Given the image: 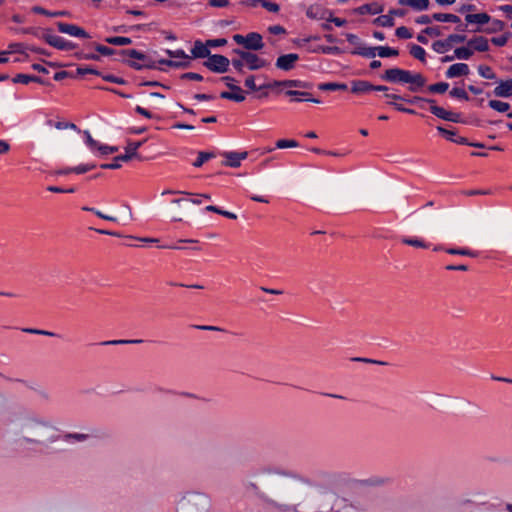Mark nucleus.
<instances>
[{
  "label": "nucleus",
  "instance_id": "31",
  "mask_svg": "<svg viewBox=\"0 0 512 512\" xmlns=\"http://www.w3.org/2000/svg\"><path fill=\"white\" fill-rule=\"evenodd\" d=\"M65 442H85L89 439V435L85 433H66L62 436Z\"/></svg>",
  "mask_w": 512,
  "mask_h": 512
},
{
  "label": "nucleus",
  "instance_id": "33",
  "mask_svg": "<svg viewBox=\"0 0 512 512\" xmlns=\"http://www.w3.org/2000/svg\"><path fill=\"white\" fill-rule=\"evenodd\" d=\"M445 252L450 255H461L468 257H477L478 253L468 248H447Z\"/></svg>",
  "mask_w": 512,
  "mask_h": 512
},
{
  "label": "nucleus",
  "instance_id": "40",
  "mask_svg": "<svg viewBox=\"0 0 512 512\" xmlns=\"http://www.w3.org/2000/svg\"><path fill=\"white\" fill-rule=\"evenodd\" d=\"M215 157L213 152H204L201 151L198 153L197 159L193 162V166L196 168L201 167L206 161Z\"/></svg>",
  "mask_w": 512,
  "mask_h": 512
},
{
  "label": "nucleus",
  "instance_id": "53",
  "mask_svg": "<svg viewBox=\"0 0 512 512\" xmlns=\"http://www.w3.org/2000/svg\"><path fill=\"white\" fill-rule=\"evenodd\" d=\"M512 36L511 32H506L505 34L499 36V37H493L491 39V42L499 47L505 46L508 39Z\"/></svg>",
  "mask_w": 512,
  "mask_h": 512
},
{
  "label": "nucleus",
  "instance_id": "38",
  "mask_svg": "<svg viewBox=\"0 0 512 512\" xmlns=\"http://www.w3.org/2000/svg\"><path fill=\"white\" fill-rule=\"evenodd\" d=\"M410 54L414 58L421 61L422 63L426 62V52H425L424 48H422L421 46L413 44L410 48Z\"/></svg>",
  "mask_w": 512,
  "mask_h": 512
},
{
  "label": "nucleus",
  "instance_id": "60",
  "mask_svg": "<svg viewBox=\"0 0 512 512\" xmlns=\"http://www.w3.org/2000/svg\"><path fill=\"white\" fill-rule=\"evenodd\" d=\"M97 150L102 155H108V154L116 153L118 151V147L117 146H108V145L99 144Z\"/></svg>",
  "mask_w": 512,
  "mask_h": 512
},
{
  "label": "nucleus",
  "instance_id": "51",
  "mask_svg": "<svg viewBox=\"0 0 512 512\" xmlns=\"http://www.w3.org/2000/svg\"><path fill=\"white\" fill-rule=\"evenodd\" d=\"M410 7L416 11H424L429 7V0H411Z\"/></svg>",
  "mask_w": 512,
  "mask_h": 512
},
{
  "label": "nucleus",
  "instance_id": "21",
  "mask_svg": "<svg viewBox=\"0 0 512 512\" xmlns=\"http://www.w3.org/2000/svg\"><path fill=\"white\" fill-rule=\"evenodd\" d=\"M245 64L249 70L254 71L268 66L269 62L260 58L257 54L250 52Z\"/></svg>",
  "mask_w": 512,
  "mask_h": 512
},
{
  "label": "nucleus",
  "instance_id": "30",
  "mask_svg": "<svg viewBox=\"0 0 512 512\" xmlns=\"http://www.w3.org/2000/svg\"><path fill=\"white\" fill-rule=\"evenodd\" d=\"M348 86L345 83H336V82H327L321 83L318 85V89L322 91H337V90H347Z\"/></svg>",
  "mask_w": 512,
  "mask_h": 512
},
{
  "label": "nucleus",
  "instance_id": "45",
  "mask_svg": "<svg viewBox=\"0 0 512 512\" xmlns=\"http://www.w3.org/2000/svg\"><path fill=\"white\" fill-rule=\"evenodd\" d=\"M142 339H133V340H108L101 342V345L109 346V345H125V344H139L142 343Z\"/></svg>",
  "mask_w": 512,
  "mask_h": 512
},
{
  "label": "nucleus",
  "instance_id": "23",
  "mask_svg": "<svg viewBox=\"0 0 512 512\" xmlns=\"http://www.w3.org/2000/svg\"><path fill=\"white\" fill-rule=\"evenodd\" d=\"M373 84L365 80H353L351 82V92L354 94H363L372 91Z\"/></svg>",
  "mask_w": 512,
  "mask_h": 512
},
{
  "label": "nucleus",
  "instance_id": "11",
  "mask_svg": "<svg viewBox=\"0 0 512 512\" xmlns=\"http://www.w3.org/2000/svg\"><path fill=\"white\" fill-rule=\"evenodd\" d=\"M430 112L435 115L436 117L445 120L450 121L453 123H459L461 122L460 114L459 113H453L446 111L444 108L437 106V105H431L430 106Z\"/></svg>",
  "mask_w": 512,
  "mask_h": 512
},
{
  "label": "nucleus",
  "instance_id": "13",
  "mask_svg": "<svg viewBox=\"0 0 512 512\" xmlns=\"http://www.w3.org/2000/svg\"><path fill=\"white\" fill-rule=\"evenodd\" d=\"M222 156L225 157L226 161L223 165L237 168L241 165V161L246 159L248 156L247 152H223Z\"/></svg>",
  "mask_w": 512,
  "mask_h": 512
},
{
  "label": "nucleus",
  "instance_id": "29",
  "mask_svg": "<svg viewBox=\"0 0 512 512\" xmlns=\"http://www.w3.org/2000/svg\"><path fill=\"white\" fill-rule=\"evenodd\" d=\"M306 14L311 19H326L328 10H324L319 6H311L308 8Z\"/></svg>",
  "mask_w": 512,
  "mask_h": 512
},
{
  "label": "nucleus",
  "instance_id": "20",
  "mask_svg": "<svg viewBox=\"0 0 512 512\" xmlns=\"http://www.w3.org/2000/svg\"><path fill=\"white\" fill-rule=\"evenodd\" d=\"M467 45L471 49L478 52H486L489 50V41L483 36H476L467 41Z\"/></svg>",
  "mask_w": 512,
  "mask_h": 512
},
{
  "label": "nucleus",
  "instance_id": "15",
  "mask_svg": "<svg viewBox=\"0 0 512 512\" xmlns=\"http://www.w3.org/2000/svg\"><path fill=\"white\" fill-rule=\"evenodd\" d=\"M408 90L410 92H419L426 85V78L421 73H409Z\"/></svg>",
  "mask_w": 512,
  "mask_h": 512
},
{
  "label": "nucleus",
  "instance_id": "42",
  "mask_svg": "<svg viewBox=\"0 0 512 512\" xmlns=\"http://www.w3.org/2000/svg\"><path fill=\"white\" fill-rule=\"evenodd\" d=\"M448 88L449 84L447 82H438L429 85L427 90L431 93L443 94L448 90Z\"/></svg>",
  "mask_w": 512,
  "mask_h": 512
},
{
  "label": "nucleus",
  "instance_id": "62",
  "mask_svg": "<svg viewBox=\"0 0 512 512\" xmlns=\"http://www.w3.org/2000/svg\"><path fill=\"white\" fill-rule=\"evenodd\" d=\"M346 39L350 44L355 45L356 49H358L359 47H365L364 45H362L360 38L355 34L347 33Z\"/></svg>",
  "mask_w": 512,
  "mask_h": 512
},
{
  "label": "nucleus",
  "instance_id": "25",
  "mask_svg": "<svg viewBox=\"0 0 512 512\" xmlns=\"http://www.w3.org/2000/svg\"><path fill=\"white\" fill-rule=\"evenodd\" d=\"M491 17L487 13H477V14H467L465 16V21L468 24H479L484 25L490 22Z\"/></svg>",
  "mask_w": 512,
  "mask_h": 512
},
{
  "label": "nucleus",
  "instance_id": "35",
  "mask_svg": "<svg viewBox=\"0 0 512 512\" xmlns=\"http://www.w3.org/2000/svg\"><path fill=\"white\" fill-rule=\"evenodd\" d=\"M373 23L382 27H393L395 24L394 18L390 14L378 16Z\"/></svg>",
  "mask_w": 512,
  "mask_h": 512
},
{
  "label": "nucleus",
  "instance_id": "44",
  "mask_svg": "<svg viewBox=\"0 0 512 512\" xmlns=\"http://www.w3.org/2000/svg\"><path fill=\"white\" fill-rule=\"evenodd\" d=\"M312 86V83L301 80H286L284 83V87H296L302 89H310Z\"/></svg>",
  "mask_w": 512,
  "mask_h": 512
},
{
  "label": "nucleus",
  "instance_id": "6",
  "mask_svg": "<svg viewBox=\"0 0 512 512\" xmlns=\"http://www.w3.org/2000/svg\"><path fill=\"white\" fill-rule=\"evenodd\" d=\"M35 35L42 38L50 46L59 50L69 51L75 49L76 47V44L73 42L67 41L60 36L52 34L51 29H44L41 35L38 33H35Z\"/></svg>",
  "mask_w": 512,
  "mask_h": 512
},
{
  "label": "nucleus",
  "instance_id": "32",
  "mask_svg": "<svg viewBox=\"0 0 512 512\" xmlns=\"http://www.w3.org/2000/svg\"><path fill=\"white\" fill-rule=\"evenodd\" d=\"M32 12L36 13V14H41V15H45V16H48V17H61V16H67L68 15V12L67 11H48L46 9H44L43 7L41 6H34L32 8Z\"/></svg>",
  "mask_w": 512,
  "mask_h": 512
},
{
  "label": "nucleus",
  "instance_id": "3",
  "mask_svg": "<svg viewBox=\"0 0 512 512\" xmlns=\"http://www.w3.org/2000/svg\"><path fill=\"white\" fill-rule=\"evenodd\" d=\"M210 497L198 491L185 493L177 504V512H209Z\"/></svg>",
  "mask_w": 512,
  "mask_h": 512
},
{
  "label": "nucleus",
  "instance_id": "36",
  "mask_svg": "<svg viewBox=\"0 0 512 512\" xmlns=\"http://www.w3.org/2000/svg\"><path fill=\"white\" fill-rule=\"evenodd\" d=\"M488 105L490 108L500 113L508 112L510 109L509 103L500 100H490Z\"/></svg>",
  "mask_w": 512,
  "mask_h": 512
},
{
  "label": "nucleus",
  "instance_id": "7",
  "mask_svg": "<svg viewBox=\"0 0 512 512\" xmlns=\"http://www.w3.org/2000/svg\"><path fill=\"white\" fill-rule=\"evenodd\" d=\"M203 65L214 73H225L229 70L230 60L220 54H211Z\"/></svg>",
  "mask_w": 512,
  "mask_h": 512
},
{
  "label": "nucleus",
  "instance_id": "61",
  "mask_svg": "<svg viewBox=\"0 0 512 512\" xmlns=\"http://www.w3.org/2000/svg\"><path fill=\"white\" fill-rule=\"evenodd\" d=\"M448 42L452 47L454 43H463L466 41V36L464 34H450L448 37Z\"/></svg>",
  "mask_w": 512,
  "mask_h": 512
},
{
  "label": "nucleus",
  "instance_id": "18",
  "mask_svg": "<svg viewBox=\"0 0 512 512\" xmlns=\"http://www.w3.org/2000/svg\"><path fill=\"white\" fill-rule=\"evenodd\" d=\"M384 6L379 3L364 4L354 9V13L358 15L371 14L376 15L382 13Z\"/></svg>",
  "mask_w": 512,
  "mask_h": 512
},
{
  "label": "nucleus",
  "instance_id": "9",
  "mask_svg": "<svg viewBox=\"0 0 512 512\" xmlns=\"http://www.w3.org/2000/svg\"><path fill=\"white\" fill-rule=\"evenodd\" d=\"M57 28L59 32L68 34L73 37L90 38V35L83 28L74 24L57 22Z\"/></svg>",
  "mask_w": 512,
  "mask_h": 512
},
{
  "label": "nucleus",
  "instance_id": "57",
  "mask_svg": "<svg viewBox=\"0 0 512 512\" xmlns=\"http://www.w3.org/2000/svg\"><path fill=\"white\" fill-rule=\"evenodd\" d=\"M395 34L400 39H410L412 37V33L405 26H400L396 29Z\"/></svg>",
  "mask_w": 512,
  "mask_h": 512
},
{
  "label": "nucleus",
  "instance_id": "4",
  "mask_svg": "<svg viewBox=\"0 0 512 512\" xmlns=\"http://www.w3.org/2000/svg\"><path fill=\"white\" fill-rule=\"evenodd\" d=\"M119 54H121L123 56L127 55L130 58L142 61V63H139V62H136V61H133V60L122 59L123 63H126L128 66H130L131 68H133L135 70H142V69H145V68H147V69H158L156 61L152 60L148 55H146L145 53L140 52V51H138L136 49L120 50Z\"/></svg>",
  "mask_w": 512,
  "mask_h": 512
},
{
  "label": "nucleus",
  "instance_id": "22",
  "mask_svg": "<svg viewBox=\"0 0 512 512\" xmlns=\"http://www.w3.org/2000/svg\"><path fill=\"white\" fill-rule=\"evenodd\" d=\"M496 97L508 98L512 96V79L500 81L499 85L493 90Z\"/></svg>",
  "mask_w": 512,
  "mask_h": 512
},
{
  "label": "nucleus",
  "instance_id": "19",
  "mask_svg": "<svg viewBox=\"0 0 512 512\" xmlns=\"http://www.w3.org/2000/svg\"><path fill=\"white\" fill-rule=\"evenodd\" d=\"M385 97L388 99H391V101L388 102L389 105L393 106L397 111L407 113V114H416V111L410 108L404 107L402 104L397 103L396 101H405L406 98L399 94H385Z\"/></svg>",
  "mask_w": 512,
  "mask_h": 512
},
{
  "label": "nucleus",
  "instance_id": "27",
  "mask_svg": "<svg viewBox=\"0 0 512 512\" xmlns=\"http://www.w3.org/2000/svg\"><path fill=\"white\" fill-rule=\"evenodd\" d=\"M506 27V23L502 20H499V19H494L491 23V26L486 28V29H481L480 27L472 30L473 32H486L488 34H491V33H496V32H500V31H503L504 28Z\"/></svg>",
  "mask_w": 512,
  "mask_h": 512
},
{
  "label": "nucleus",
  "instance_id": "39",
  "mask_svg": "<svg viewBox=\"0 0 512 512\" xmlns=\"http://www.w3.org/2000/svg\"><path fill=\"white\" fill-rule=\"evenodd\" d=\"M454 53L457 59L468 60L473 55V50L467 45V47L456 48Z\"/></svg>",
  "mask_w": 512,
  "mask_h": 512
},
{
  "label": "nucleus",
  "instance_id": "43",
  "mask_svg": "<svg viewBox=\"0 0 512 512\" xmlns=\"http://www.w3.org/2000/svg\"><path fill=\"white\" fill-rule=\"evenodd\" d=\"M478 73L481 77L494 80L496 79V74L493 72L492 68L487 65L478 66Z\"/></svg>",
  "mask_w": 512,
  "mask_h": 512
},
{
  "label": "nucleus",
  "instance_id": "10",
  "mask_svg": "<svg viewBox=\"0 0 512 512\" xmlns=\"http://www.w3.org/2000/svg\"><path fill=\"white\" fill-rule=\"evenodd\" d=\"M298 60L299 55L296 53L283 54L277 58L275 66L280 70L290 71Z\"/></svg>",
  "mask_w": 512,
  "mask_h": 512
},
{
  "label": "nucleus",
  "instance_id": "1",
  "mask_svg": "<svg viewBox=\"0 0 512 512\" xmlns=\"http://www.w3.org/2000/svg\"><path fill=\"white\" fill-rule=\"evenodd\" d=\"M321 487L315 492L307 490L303 483L311 485L308 479L273 477L267 483V489L272 498L265 494H259L268 506L281 512H326L332 509L331 500L334 490L341 489L356 483L360 486H382L388 482V478L379 476L363 480H353L345 472L322 471L318 474Z\"/></svg>",
  "mask_w": 512,
  "mask_h": 512
},
{
  "label": "nucleus",
  "instance_id": "34",
  "mask_svg": "<svg viewBox=\"0 0 512 512\" xmlns=\"http://www.w3.org/2000/svg\"><path fill=\"white\" fill-rule=\"evenodd\" d=\"M105 42L111 45L125 46L130 45L132 43V40L129 37L113 36L105 38Z\"/></svg>",
  "mask_w": 512,
  "mask_h": 512
},
{
  "label": "nucleus",
  "instance_id": "50",
  "mask_svg": "<svg viewBox=\"0 0 512 512\" xmlns=\"http://www.w3.org/2000/svg\"><path fill=\"white\" fill-rule=\"evenodd\" d=\"M23 332L29 333V334H36V335H43L48 337H59L54 332L48 331V330H41V329H35V328H24L22 329Z\"/></svg>",
  "mask_w": 512,
  "mask_h": 512
},
{
  "label": "nucleus",
  "instance_id": "2",
  "mask_svg": "<svg viewBox=\"0 0 512 512\" xmlns=\"http://www.w3.org/2000/svg\"><path fill=\"white\" fill-rule=\"evenodd\" d=\"M15 434L17 443L24 446L47 447L61 438L49 420L34 415L26 416Z\"/></svg>",
  "mask_w": 512,
  "mask_h": 512
},
{
  "label": "nucleus",
  "instance_id": "28",
  "mask_svg": "<svg viewBox=\"0 0 512 512\" xmlns=\"http://www.w3.org/2000/svg\"><path fill=\"white\" fill-rule=\"evenodd\" d=\"M432 18L439 22L460 23L461 21L457 15L449 13H434Z\"/></svg>",
  "mask_w": 512,
  "mask_h": 512
},
{
  "label": "nucleus",
  "instance_id": "63",
  "mask_svg": "<svg viewBox=\"0 0 512 512\" xmlns=\"http://www.w3.org/2000/svg\"><path fill=\"white\" fill-rule=\"evenodd\" d=\"M180 78L182 80H194V81H202L203 80V76L199 73H195V72H186V73H183Z\"/></svg>",
  "mask_w": 512,
  "mask_h": 512
},
{
  "label": "nucleus",
  "instance_id": "37",
  "mask_svg": "<svg viewBox=\"0 0 512 512\" xmlns=\"http://www.w3.org/2000/svg\"><path fill=\"white\" fill-rule=\"evenodd\" d=\"M156 62H157V64L166 65V66L175 67V68H188L190 66V61H174V60H168V59H160Z\"/></svg>",
  "mask_w": 512,
  "mask_h": 512
},
{
  "label": "nucleus",
  "instance_id": "56",
  "mask_svg": "<svg viewBox=\"0 0 512 512\" xmlns=\"http://www.w3.org/2000/svg\"><path fill=\"white\" fill-rule=\"evenodd\" d=\"M437 130L438 132L444 136L447 140L451 141V142H454L455 140V136H456V132L454 130H448L442 126H438L437 127Z\"/></svg>",
  "mask_w": 512,
  "mask_h": 512
},
{
  "label": "nucleus",
  "instance_id": "59",
  "mask_svg": "<svg viewBox=\"0 0 512 512\" xmlns=\"http://www.w3.org/2000/svg\"><path fill=\"white\" fill-rule=\"evenodd\" d=\"M221 81H223L231 91H240V86L234 84L236 80L233 77L224 76L221 78Z\"/></svg>",
  "mask_w": 512,
  "mask_h": 512
},
{
  "label": "nucleus",
  "instance_id": "17",
  "mask_svg": "<svg viewBox=\"0 0 512 512\" xmlns=\"http://www.w3.org/2000/svg\"><path fill=\"white\" fill-rule=\"evenodd\" d=\"M470 70H469V66L465 63H456V64H453L451 65L445 75L447 78L449 79H452V78H457V77H461V76H467L469 74Z\"/></svg>",
  "mask_w": 512,
  "mask_h": 512
},
{
  "label": "nucleus",
  "instance_id": "49",
  "mask_svg": "<svg viewBox=\"0 0 512 512\" xmlns=\"http://www.w3.org/2000/svg\"><path fill=\"white\" fill-rule=\"evenodd\" d=\"M166 54L170 58H181L183 61H189L191 59V56L187 55L184 50L178 49V50H166Z\"/></svg>",
  "mask_w": 512,
  "mask_h": 512
},
{
  "label": "nucleus",
  "instance_id": "41",
  "mask_svg": "<svg viewBox=\"0 0 512 512\" xmlns=\"http://www.w3.org/2000/svg\"><path fill=\"white\" fill-rule=\"evenodd\" d=\"M450 48H451V46H450V43L448 42V39H447V38H446L445 40H438V41H435V42L432 44V49H433L436 53H439V54L445 53V52H446V51H448Z\"/></svg>",
  "mask_w": 512,
  "mask_h": 512
},
{
  "label": "nucleus",
  "instance_id": "8",
  "mask_svg": "<svg viewBox=\"0 0 512 512\" xmlns=\"http://www.w3.org/2000/svg\"><path fill=\"white\" fill-rule=\"evenodd\" d=\"M409 73V70L390 68L381 75V79L393 84H408Z\"/></svg>",
  "mask_w": 512,
  "mask_h": 512
},
{
  "label": "nucleus",
  "instance_id": "16",
  "mask_svg": "<svg viewBox=\"0 0 512 512\" xmlns=\"http://www.w3.org/2000/svg\"><path fill=\"white\" fill-rule=\"evenodd\" d=\"M191 58H209L211 56L210 48L207 44V41L203 43L200 40H196L191 49Z\"/></svg>",
  "mask_w": 512,
  "mask_h": 512
},
{
  "label": "nucleus",
  "instance_id": "52",
  "mask_svg": "<svg viewBox=\"0 0 512 512\" xmlns=\"http://www.w3.org/2000/svg\"><path fill=\"white\" fill-rule=\"evenodd\" d=\"M449 95L451 97L458 98V99H461V100H465V101L469 100V96H468L467 92L464 89H462V88L454 87L449 92Z\"/></svg>",
  "mask_w": 512,
  "mask_h": 512
},
{
  "label": "nucleus",
  "instance_id": "48",
  "mask_svg": "<svg viewBox=\"0 0 512 512\" xmlns=\"http://www.w3.org/2000/svg\"><path fill=\"white\" fill-rule=\"evenodd\" d=\"M402 242L406 245H410V246L417 247V248H427L428 247V244H426L424 241L417 239V238L404 237L402 239Z\"/></svg>",
  "mask_w": 512,
  "mask_h": 512
},
{
  "label": "nucleus",
  "instance_id": "24",
  "mask_svg": "<svg viewBox=\"0 0 512 512\" xmlns=\"http://www.w3.org/2000/svg\"><path fill=\"white\" fill-rule=\"evenodd\" d=\"M287 96L295 97L294 101L300 102V101H309L313 103H320V100L317 98H312L311 94L305 91H299V90H287L285 92Z\"/></svg>",
  "mask_w": 512,
  "mask_h": 512
},
{
  "label": "nucleus",
  "instance_id": "26",
  "mask_svg": "<svg viewBox=\"0 0 512 512\" xmlns=\"http://www.w3.org/2000/svg\"><path fill=\"white\" fill-rule=\"evenodd\" d=\"M14 83H21V84H28L30 82H36L42 85H46L47 83L40 77L35 75H28V74H17L13 78Z\"/></svg>",
  "mask_w": 512,
  "mask_h": 512
},
{
  "label": "nucleus",
  "instance_id": "54",
  "mask_svg": "<svg viewBox=\"0 0 512 512\" xmlns=\"http://www.w3.org/2000/svg\"><path fill=\"white\" fill-rule=\"evenodd\" d=\"M405 102L409 103V104H418V103H421V102H425V103H428L431 105H435L436 101L432 98H424V97H420V96H414L412 98H406Z\"/></svg>",
  "mask_w": 512,
  "mask_h": 512
},
{
  "label": "nucleus",
  "instance_id": "12",
  "mask_svg": "<svg viewBox=\"0 0 512 512\" xmlns=\"http://www.w3.org/2000/svg\"><path fill=\"white\" fill-rule=\"evenodd\" d=\"M264 47L263 38L257 32H250L246 35L244 49L249 51H258Z\"/></svg>",
  "mask_w": 512,
  "mask_h": 512
},
{
  "label": "nucleus",
  "instance_id": "55",
  "mask_svg": "<svg viewBox=\"0 0 512 512\" xmlns=\"http://www.w3.org/2000/svg\"><path fill=\"white\" fill-rule=\"evenodd\" d=\"M316 51L328 55H337L341 53V49L337 46H320Z\"/></svg>",
  "mask_w": 512,
  "mask_h": 512
},
{
  "label": "nucleus",
  "instance_id": "64",
  "mask_svg": "<svg viewBox=\"0 0 512 512\" xmlns=\"http://www.w3.org/2000/svg\"><path fill=\"white\" fill-rule=\"evenodd\" d=\"M422 33L431 37H439L442 34L438 26L426 27Z\"/></svg>",
  "mask_w": 512,
  "mask_h": 512
},
{
  "label": "nucleus",
  "instance_id": "58",
  "mask_svg": "<svg viewBox=\"0 0 512 512\" xmlns=\"http://www.w3.org/2000/svg\"><path fill=\"white\" fill-rule=\"evenodd\" d=\"M94 168H96L95 164H82V165L73 167L72 170L76 174H83V173L93 170Z\"/></svg>",
  "mask_w": 512,
  "mask_h": 512
},
{
  "label": "nucleus",
  "instance_id": "14",
  "mask_svg": "<svg viewBox=\"0 0 512 512\" xmlns=\"http://www.w3.org/2000/svg\"><path fill=\"white\" fill-rule=\"evenodd\" d=\"M142 144V141H129L125 148V154L116 156V160L128 162L131 159L138 157L137 150L142 146Z\"/></svg>",
  "mask_w": 512,
  "mask_h": 512
},
{
  "label": "nucleus",
  "instance_id": "46",
  "mask_svg": "<svg viewBox=\"0 0 512 512\" xmlns=\"http://www.w3.org/2000/svg\"><path fill=\"white\" fill-rule=\"evenodd\" d=\"M91 46L94 47V49L101 55L109 56V55H113V54L117 53V51L115 49L104 46L102 44L93 43V44H91Z\"/></svg>",
  "mask_w": 512,
  "mask_h": 512
},
{
  "label": "nucleus",
  "instance_id": "5",
  "mask_svg": "<svg viewBox=\"0 0 512 512\" xmlns=\"http://www.w3.org/2000/svg\"><path fill=\"white\" fill-rule=\"evenodd\" d=\"M352 54L360 55L366 58H374L376 54L379 57H396L399 55V51L397 49L387 47V46H377V47H359L352 51Z\"/></svg>",
  "mask_w": 512,
  "mask_h": 512
},
{
  "label": "nucleus",
  "instance_id": "47",
  "mask_svg": "<svg viewBox=\"0 0 512 512\" xmlns=\"http://www.w3.org/2000/svg\"><path fill=\"white\" fill-rule=\"evenodd\" d=\"M298 146H299V143L296 140H292V139H280L276 142V148H278V149L295 148Z\"/></svg>",
  "mask_w": 512,
  "mask_h": 512
}]
</instances>
